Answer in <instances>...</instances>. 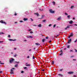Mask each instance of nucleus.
<instances>
[{"label":"nucleus","mask_w":77,"mask_h":77,"mask_svg":"<svg viewBox=\"0 0 77 77\" xmlns=\"http://www.w3.org/2000/svg\"><path fill=\"white\" fill-rule=\"evenodd\" d=\"M56 24H54L53 26V27L54 28V27H56Z\"/></svg>","instance_id":"obj_32"},{"label":"nucleus","mask_w":77,"mask_h":77,"mask_svg":"<svg viewBox=\"0 0 77 77\" xmlns=\"http://www.w3.org/2000/svg\"><path fill=\"white\" fill-rule=\"evenodd\" d=\"M10 36H11V35H8V38H10Z\"/></svg>","instance_id":"obj_41"},{"label":"nucleus","mask_w":77,"mask_h":77,"mask_svg":"<svg viewBox=\"0 0 77 77\" xmlns=\"http://www.w3.org/2000/svg\"><path fill=\"white\" fill-rule=\"evenodd\" d=\"M74 77H77V76H76V75H74Z\"/></svg>","instance_id":"obj_52"},{"label":"nucleus","mask_w":77,"mask_h":77,"mask_svg":"<svg viewBox=\"0 0 77 77\" xmlns=\"http://www.w3.org/2000/svg\"><path fill=\"white\" fill-rule=\"evenodd\" d=\"M2 34H5V33H4L3 32H1L0 33V35H2Z\"/></svg>","instance_id":"obj_24"},{"label":"nucleus","mask_w":77,"mask_h":77,"mask_svg":"<svg viewBox=\"0 0 77 77\" xmlns=\"http://www.w3.org/2000/svg\"><path fill=\"white\" fill-rule=\"evenodd\" d=\"M65 15H68L66 13V12H65Z\"/></svg>","instance_id":"obj_28"},{"label":"nucleus","mask_w":77,"mask_h":77,"mask_svg":"<svg viewBox=\"0 0 77 77\" xmlns=\"http://www.w3.org/2000/svg\"><path fill=\"white\" fill-rule=\"evenodd\" d=\"M60 52H61V53H63V51H62V50H61Z\"/></svg>","instance_id":"obj_37"},{"label":"nucleus","mask_w":77,"mask_h":77,"mask_svg":"<svg viewBox=\"0 0 77 77\" xmlns=\"http://www.w3.org/2000/svg\"><path fill=\"white\" fill-rule=\"evenodd\" d=\"M14 57H16V56H17V54H15V55H14Z\"/></svg>","instance_id":"obj_22"},{"label":"nucleus","mask_w":77,"mask_h":77,"mask_svg":"<svg viewBox=\"0 0 77 77\" xmlns=\"http://www.w3.org/2000/svg\"><path fill=\"white\" fill-rule=\"evenodd\" d=\"M43 22H45V21H46V20H43Z\"/></svg>","instance_id":"obj_33"},{"label":"nucleus","mask_w":77,"mask_h":77,"mask_svg":"<svg viewBox=\"0 0 77 77\" xmlns=\"http://www.w3.org/2000/svg\"><path fill=\"white\" fill-rule=\"evenodd\" d=\"M77 39H76V40L74 42H75V43L77 42Z\"/></svg>","instance_id":"obj_47"},{"label":"nucleus","mask_w":77,"mask_h":77,"mask_svg":"<svg viewBox=\"0 0 77 77\" xmlns=\"http://www.w3.org/2000/svg\"><path fill=\"white\" fill-rule=\"evenodd\" d=\"M52 24H49V27H50V26H52Z\"/></svg>","instance_id":"obj_39"},{"label":"nucleus","mask_w":77,"mask_h":77,"mask_svg":"<svg viewBox=\"0 0 77 77\" xmlns=\"http://www.w3.org/2000/svg\"><path fill=\"white\" fill-rule=\"evenodd\" d=\"M52 3L54 5H56V3H55L54 1H53V2H52Z\"/></svg>","instance_id":"obj_18"},{"label":"nucleus","mask_w":77,"mask_h":77,"mask_svg":"<svg viewBox=\"0 0 77 77\" xmlns=\"http://www.w3.org/2000/svg\"><path fill=\"white\" fill-rule=\"evenodd\" d=\"M30 33H32V34L33 33V32L30 31Z\"/></svg>","instance_id":"obj_44"},{"label":"nucleus","mask_w":77,"mask_h":77,"mask_svg":"<svg viewBox=\"0 0 77 77\" xmlns=\"http://www.w3.org/2000/svg\"><path fill=\"white\" fill-rule=\"evenodd\" d=\"M51 42V41L50 40L49 41V42L50 43V42Z\"/></svg>","instance_id":"obj_54"},{"label":"nucleus","mask_w":77,"mask_h":77,"mask_svg":"<svg viewBox=\"0 0 77 77\" xmlns=\"http://www.w3.org/2000/svg\"><path fill=\"white\" fill-rule=\"evenodd\" d=\"M3 72L1 71H0V74H1V73H2Z\"/></svg>","instance_id":"obj_40"},{"label":"nucleus","mask_w":77,"mask_h":77,"mask_svg":"<svg viewBox=\"0 0 77 77\" xmlns=\"http://www.w3.org/2000/svg\"><path fill=\"white\" fill-rule=\"evenodd\" d=\"M71 36L70 35H69L68 36L69 38H71Z\"/></svg>","instance_id":"obj_36"},{"label":"nucleus","mask_w":77,"mask_h":77,"mask_svg":"<svg viewBox=\"0 0 77 77\" xmlns=\"http://www.w3.org/2000/svg\"><path fill=\"white\" fill-rule=\"evenodd\" d=\"M71 40H72V39L70 38L69 39L68 41V42L67 43H68V44H70V43H71Z\"/></svg>","instance_id":"obj_4"},{"label":"nucleus","mask_w":77,"mask_h":77,"mask_svg":"<svg viewBox=\"0 0 77 77\" xmlns=\"http://www.w3.org/2000/svg\"><path fill=\"white\" fill-rule=\"evenodd\" d=\"M46 39H48V36H47L46 37Z\"/></svg>","instance_id":"obj_30"},{"label":"nucleus","mask_w":77,"mask_h":77,"mask_svg":"<svg viewBox=\"0 0 77 77\" xmlns=\"http://www.w3.org/2000/svg\"><path fill=\"white\" fill-rule=\"evenodd\" d=\"M14 59H12L11 60H10V63H12L13 62V61H14Z\"/></svg>","instance_id":"obj_6"},{"label":"nucleus","mask_w":77,"mask_h":77,"mask_svg":"<svg viewBox=\"0 0 77 77\" xmlns=\"http://www.w3.org/2000/svg\"><path fill=\"white\" fill-rule=\"evenodd\" d=\"M45 41H46V39L43 38L42 40V42H45Z\"/></svg>","instance_id":"obj_17"},{"label":"nucleus","mask_w":77,"mask_h":77,"mask_svg":"<svg viewBox=\"0 0 77 77\" xmlns=\"http://www.w3.org/2000/svg\"><path fill=\"white\" fill-rule=\"evenodd\" d=\"M49 11L50 12L52 13V14H54V11H53L52 9H50L49 10Z\"/></svg>","instance_id":"obj_1"},{"label":"nucleus","mask_w":77,"mask_h":77,"mask_svg":"<svg viewBox=\"0 0 77 77\" xmlns=\"http://www.w3.org/2000/svg\"><path fill=\"white\" fill-rule=\"evenodd\" d=\"M62 53H61V54H60V56H61V55H62Z\"/></svg>","instance_id":"obj_46"},{"label":"nucleus","mask_w":77,"mask_h":77,"mask_svg":"<svg viewBox=\"0 0 77 77\" xmlns=\"http://www.w3.org/2000/svg\"><path fill=\"white\" fill-rule=\"evenodd\" d=\"M37 17H38V16H39V14H38H38H37Z\"/></svg>","instance_id":"obj_50"},{"label":"nucleus","mask_w":77,"mask_h":77,"mask_svg":"<svg viewBox=\"0 0 77 77\" xmlns=\"http://www.w3.org/2000/svg\"><path fill=\"white\" fill-rule=\"evenodd\" d=\"M54 61H52V63H53V64H54Z\"/></svg>","instance_id":"obj_55"},{"label":"nucleus","mask_w":77,"mask_h":77,"mask_svg":"<svg viewBox=\"0 0 77 77\" xmlns=\"http://www.w3.org/2000/svg\"><path fill=\"white\" fill-rule=\"evenodd\" d=\"M20 23H23V20H20Z\"/></svg>","instance_id":"obj_43"},{"label":"nucleus","mask_w":77,"mask_h":77,"mask_svg":"<svg viewBox=\"0 0 77 77\" xmlns=\"http://www.w3.org/2000/svg\"><path fill=\"white\" fill-rule=\"evenodd\" d=\"M12 69H15V68H12Z\"/></svg>","instance_id":"obj_60"},{"label":"nucleus","mask_w":77,"mask_h":77,"mask_svg":"<svg viewBox=\"0 0 77 77\" xmlns=\"http://www.w3.org/2000/svg\"><path fill=\"white\" fill-rule=\"evenodd\" d=\"M24 72V71H22L21 72V73H23Z\"/></svg>","instance_id":"obj_45"},{"label":"nucleus","mask_w":77,"mask_h":77,"mask_svg":"<svg viewBox=\"0 0 77 77\" xmlns=\"http://www.w3.org/2000/svg\"><path fill=\"white\" fill-rule=\"evenodd\" d=\"M70 17H71V15H70L67 16L68 18H70Z\"/></svg>","instance_id":"obj_27"},{"label":"nucleus","mask_w":77,"mask_h":77,"mask_svg":"<svg viewBox=\"0 0 77 77\" xmlns=\"http://www.w3.org/2000/svg\"><path fill=\"white\" fill-rule=\"evenodd\" d=\"M23 20L24 21H27V20H28V19L27 18H24Z\"/></svg>","instance_id":"obj_15"},{"label":"nucleus","mask_w":77,"mask_h":77,"mask_svg":"<svg viewBox=\"0 0 77 77\" xmlns=\"http://www.w3.org/2000/svg\"><path fill=\"white\" fill-rule=\"evenodd\" d=\"M30 20H31V21H33V20L32 18H30Z\"/></svg>","instance_id":"obj_29"},{"label":"nucleus","mask_w":77,"mask_h":77,"mask_svg":"<svg viewBox=\"0 0 77 77\" xmlns=\"http://www.w3.org/2000/svg\"><path fill=\"white\" fill-rule=\"evenodd\" d=\"M24 69H27V67H24Z\"/></svg>","instance_id":"obj_42"},{"label":"nucleus","mask_w":77,"mask_h":77,"mask_svg":"<svg viewBox=\"0 0 77 77\" xmlns=\"http://www.w3.org/2000/svg\"><path fill=\"white\" fill-rule=\"evenodd\" d=\"M17 66H18V64H16V65H15V67H16V68L17 67Z\"/></svg>","instance_id":"obj_23"},{"label":"nucleus","mask_w":77,"mask_h":77,"mask_svg":"<svg viewBox=\"0 0 77 77\" xmlns=\"http://www.w3.org/2000/svg\"><path fill=\"white\" fill-rule=\"evenodd\" d=\"M35 56H33V59H35Z\"/></svg>","instance_id":"obj_38"},{"label":"nucleus","mask_w":77,"mask_h":77,"mask_svg":"<svg viewBox=\"0 0 77 77\" xmlns=\"http://www.w3.org/2000/svg\"><path fill=\"white\" fill-rule=\"evenodd\" d=\"M17 63H19V61L16 62Z\"/></svg>","instance_id":"obj_51"},{"label":"nucleus","mask_w":77,"mask_h":77,"mask_svg":"<svg viewBox=\"0 0 77 77\" xmlns=\"http://www.w3.org/2000/svg\"><path fill=\"white\" fill-rule=\"evenodd\" d=\"M0 23L2 24H6V23L5 22H3V21L2 20L0 21Z\"/></svg>","instance_id":"obj_2"},{"label":"nucleus","mask_w":77,"mask_h":77,"mask_svg":"<svg viewBox=\"0 0 77 77\" xmlns=\"http://www.w3.org/2000/svg\"><path fill=\"white\" fill-rule=\"evenodd\" d=\"M75 25L76 26H77V25L76 24H75Z\"/></svg>","instance_id":"obj_62"},{"label":"nucleus","mask_w":77,"mask_h":77,"mask_svg":"<svg viewBox=\"0 0 77 77\" xmlns=\"http://www.w3.org/2000/svg\"><path fill=\"white\" fill-rule=\"evenodd\" d=\"M69 27H70V26H67V27L65 29V30H66V29H69Z\"/></svg>","instance_id":"obj_10"},{"label":"nucleus","mask_w":77,"mask_h":77,"mask_svg":"<svg viewBox=\"0 0 77 77\" xmlns=\"http://www.w3.org/2000/svg\"><path fill=\"white\" fill-rule=\"evenodd\" d=\"M68 74H72L74 73V72L71 71V72H68Z\"/></svg>","instance_id":"obj_5"},{"label":"nucleus","mask_w":77,"mask_h":77,"mask_svg":"<svg viewBox=\"0 0 77 77\" xmlns=\"http://www.w3.org/2000/svg\"><path fill=\"white\" fill-rule=\"evenodd\" d=\"M75 52H77V50L75 49Z\"/></svg>","instance_id":"obj_53"},{"label":"nucleus","mask_w":77,"mask_h":77,"mask_svg":"<svg viewBox=\"0 0 77 77\" xmlns=\"http://www.w3.org/2000/svg\"><path fill=\"white\" fill-rule=\"evenodd\" d=\"M74 8V6H72L71 7V9H72Z\"/></svg>","instance_id":"obj_26"},{"label":"nucleus","mask_w":77,"mask_h":77,"mask_svg":"<svg viewBox=\"0 0 77 77\" xmlns=\"http://www.w3.org/2000/svg\"><path fill=\"white\" fill-rule=\"evenodd\" d=\"M27 38H33V36L30 35L29 36H27Z\"/></svg>","instance_id":"obj_8"},{"label":"nucleus","mask_w":77,"mask_h":77,"mask_svg":"<svg viewBox=\"0 0 77 77\" xmlns=\"http://www.w3.org/2000/svg\"><path fill=\"white\" fill-rule=\"evenodd\" d=\"M66 50V48H64V50Z\"/></svg>","instance_id":"obj_34"},{"label":"nucleus","mask_w":77,"mask_h":77,"mask_svg":"<svg viewBox=\"0 0 77 77\" xmlns=\"http://www.w3.org/2000/svg\"><path fill=\"white\" fill-rule=\"evenodd\" d=\"M14 71V70L13 69H11V72H10V74H14V72H13Z\"/></svg>","instance_id":"obj_3"},{"label":"nucleus","mask_w":77,"mask_h":77,"mask_svg":"<svg viewBox=\"0 0 77 77\" xmlns=\"http://www.w3.org/2000/svg\"><path fill=\"white\" fill-rule=\"evenodd\" d=\"M70 35L71 36H73V33H72V32L71 33Z\"/></svg>","instance_id":"obj_19"},{"label":"nucleus","mask_w":77,"mask_h":77,"mask_svg":"<svg viewBox=\"0 0 77 77\" xmlns=\"http://www.w3.org/2000/svg\"><path fill=\"white\" fill-rule=\"evenodd\" d=\"M39 10H40V11H43V9H42V8H41V9L40 8L39 9Z\"/></svg>","instance_id":"obj_25"},{"label":"nucleus","mask_w":77,"mask_h":77,"mask_svg":"<svg viewBox=\"0 0 77 77\" xmlns=\"http://www.w3.org/2000/svg\"><path fill=\"white\" fill-rule=\"evenodd\" d=\"M4 63H0V64H4Z\"/></svg>","instance_id":"obj_57"},{"label":"nucleus","mask_w":77,"mask_h":77,"mask_svg":"<svg viewBox=\"0 0 77 77\" xmlns=\"http://www.w3.org/2000/svg\"><path fill=\"white\" fill-rule=\"evenodd\" d=\"M67 48H70V45H68Z\"/></svg>","instance_id":"obj_20"},{"label":"nucleus","mask_w":77,"mask_h":77,"mask_svg":"<svg viewBox=\"0 0 77 77\" xmlns=\"http://www.w3.org/2000/svg\"><path fill=\"white\" fill-rule=\"evenodd\" d=\"M59 17L57 19V20H61V17Z\"/></svg>","instance_id":"obj_9"},{"label":"nucleus","mask_w":77,"mask_h":77,"mask_svg":"<svg viewBox=\"0 0 77 77\" xmlns=\"http://www.w3.org/2000/svg\"><path fill=\"white\" fill-rule=\"evenodd\" d=\"M17 15V13H16L14 14V15H15V16H16V15Z\"/></svg>","instance_id":"obj_48"},{"label":"nucleus","mask_w":77,"mask_h":77,"mask_svg":"<svg viewBox=\"0 0 77 77\" xmlns=\"http://www.w3.org/2000/svg\"><path fill=\"white\" fill-rule=\"evenodd\" d=\"M29 31H31V30H32V29H29Z\"/></svg>","instance_id":"obj_64"},{"label":"nucleus","mask_w":77,"mask_h":77,"mask_svg":"<svg viewBox=\"0 0 77 77\" xmlns=\"http://www.w3.org/2000/svg\"><path fill=\"white\" fill-rule=\"evenodd\" d=\"M73 60H76V59H73Z\"/></svg>","instance_id":"obj_63"},{"label":"nucleus","mask_w":77,"mask_h":77,"mask_svg":"<svg viewBox=\"0 0 77 77\" xmlns=\"http://www.w3.org/2000/svg\"><path fill=\"white\" fill-rule=\"evenodd\" d=\"M9 40L10 41H16V39H9Z\"/></svg>","instance_id":"obj_7"},{"label":"nucleus","mask_w":77,"mask_h":77,"mask_svg":"<svg viewBox=\"0 0 77 77\" xmlns=\"http://www.w3.org/2000/svg\"><path fill=\"white\" fill-rule=\"evenodd\" d=\"M71 57H74V56H72Z\"/></svg>","instance_id":"obj_49"},{"label":"nucleus","mask_w":77,"mask_h":77,"mask_svg":"<svg viewBox=\"0 0 77 77\" xmlns=\"http://www.w3.org/2000/svg\"><path fill=\"white\" fill-rule=\"evenodd\" d=\"M58 75H59V76H61V77H63V75H62V74H58Z\"/></svg>","instance_id":"obj_14"},{"label":"nucleus","mask_w":77,"mask_h":77,"mask_svg":"<svg viewBox=\"0 0 77 77\" xmlns=\"http://www.w3.org/2000/svg\"><path fill=\"white\" fill-rule=\"evenodd\" d=\"M42 71H45L44 69H43V70H42Z\"/></svg>","instance_id":"obj_61"},{"label":"nucleus","mask_w":77,"mask_h":77,"mask_svg":"<svg viewBox=\"0 0 77 77\" xmlns=\"http://www.w3.org/2000/svg\"><path fill=\"white\" fill-rule=\"evenodd\" d=\"M29 51H32V49L29 50Z\"/></svg>","instance_id":"obj_56"},{"label":"nucleus","mask_w":77,"mask_h":77,"mask_svg":"<svg viewBox=\"0 0 77 77\" xmlns=\"http://www.w3.org/2000/svg\"><path fill=\"white\" fill-rule=\"evenodd\" d=\"M70 51H73V50H70Z\"/></svg>","instance_id":"obj_59"},{"label":"nucleus","mask_w":77,"mask_h":77,"mask_svg":"<svg viewBox=\"0 0 77 77\" xmlns=\"http://www.w3.org/2000/svg\"><path fill=\"white\" fill-rule=\"evenodd\" d=\"M26 66H30V64H27V63H26Z\"/></svg>","instance_id":"obj_12"},{"label":"nucleus","mask_w":77,"mask_h":77,"mask_svg":"<svg viewBox=\"0 0 77 77\" xmlns=\"http://www.w3.org/2000/svg\"><path fill=\"white\" fill-rule=\"evenodd\" d=\"M35 45H38V46L41 45L38 43H35Z\"/></svg>","instance_id":"obj_13"},{"label":"nucleus","mask_w":77,"mask_h":77,"mask_svg":"<svg viewBox=\"0 0 77 77\" xmlns=\"http://www.w3.org/2000/svg\"><path fill=\"white\" fill-rule=\"evenodd\" d=\"M73 23V21L72 20H71L69 22V24H72Z\"/></svg>","instance_id":"obj_16"},{"label":"nucleus","mask_w":77,"mask_h":77,"mask_svg":"<svg viewBox=\"0 0 77 77\" xmlns=\"http://www.w3.org/2000/svg\"><path fill=\"white\" fill-rule=\"evenodd\" d=\"M42 25H41V24H39V25H38V27H42Z\"/></svg>","instance_id":"obj_21"},{"label":"nucleus","mask_w":77,"mask_h":77,"mask_svg":"<svg viewBox=\"0 0 77 77\" xmlns=\"http://www.w3.org/2000/svg\"><path fill=\"white\" fill-rule=\"evenodd\" d=\"M63 69H61L60 70V71H63Z\"/></svg>","instance_id":"obj_35"},{"label":"nucleus","mask_w":77,"mask_h":77,"mask_svg":"<svg viewBox=\"0 0 77 77\" xmlns=\"http://www.w3.org/2000/svg\"><path fill=\"white\" fill-rule=\"evenodd\" d=\"M38 14V13L37 12L36 13H34L35 15H37Z\"/></svg>","instance_id":"obj_31"},{"label":"nucleus","mask_w":77,"mask_h":77,"mask_svg":"<svg viewBox=\"0 0 77 77\" xmlns=\"http://www.w3.org/2000/svg\"><path fill=\"white\" fill-rule=\"evenodd\" d=\"M29 57H30L29 56H28L27 57V58H29Z\"/></svg>","instance_id":"obj_58"},{"label":"nucleus","mask_w":77,"mask_h":77,"mask_svg":"<svg viewBox=\"0 0 77 77\" xmlns=\"http://www.w3.org/2000/svg\"><path fill=\"white\" fill-rule=\"evenodd\" d=\"M44 15H42V17H41L40 18H39V19H42V18H44Z\"/></svg>","instance_id":"obj_11"}]
</instances>
